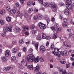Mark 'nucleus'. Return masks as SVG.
I'll return each mask as SVG.
<instances>
[{
    "label": "nucleus",
    "instance_id": "obj_1",
    "mask_svg": "<svg viewBox=\"0 0 74 74\" xmlns=\"http://www.w3.org/2000/svg\"><path fill=\"white\" fill-rule=\"evenodd\" d=\"M59 50L58 49L56 48H54V52L55 53H54L55 55L58 57H60L63 56V52L62 51H59Z\"/></svg>",
    "mask_w": 74,
    "mask_h": 74
},
{
    "label": "nucleus",
    "instance_id": "obj_2",
    "mask_svg": "<svg viewBox=\"0 0 74 74\" xmlns=\"http://www.w3.org/2000/svg\"><path fill=\"white\" fill-rule=\"evenodd\" d=\"M34 57L31 55H28L27 57V61L30 63L34 62Z\"/></svg>",
    "mask_w": 74,
    "mask_h": 74
},
{
    "label": "nucleus",
    "instance_id": "obj_3",
    "mask_svg": "<svg viewBox=\"0 0 74 74\" xmlns=\"http://www.w3.org/2000/svg\"><path fill=\"white\" fill-rule=\"evenodd\" d=\"M11 30H12V29L10 27H7L3 29V31L5 32H11Z\"/></svg>",
    "mask_w": 74,
    "mask_h": 74
},
{
    "label": "nucleus",
    "instance_id": "obj_4",
    "mask_svg": "<svg viewBox=\"0 0 74 74\" xmlns=\"http://www.w3.org/2000/svg\"><path fill=\"white\" fill-rule=\"evenodd\" d=\"M40 51L42 53H44L45 52L46 49H45V47L43 46H41L40 47Z\"/></svg>",
    "mask_w": 74,
    "mask_h": 74
},
{
    "label": "nucleus",
    "instance_id": "obj_5",
    "mask_svg": "<svg viewBox=\"0 0 74 74\" xmlns=\"http://www.w3.org/2000/svg\"><path fill=\"white\" fill-rule=\"evenodd\" d=\"M66 7L68 10H71L73 7V6L70 4H67L66 5Z\"/></svg>",
    "mask_w": 74,
    "mask_h": 74
},
{
    "label": "nucleus",
    "instance_id": "obj_6",
    "mask_svg": "<svg viewBox=\"0 0 74 74\" xmlns=\"http://www.w3.org/2000/svg\"><path fill=\"white\" fill-rule=\"evenodd\" d=\"M41 29H45L47 27V25L45 24H42L39 27Z\"/></svg>",
    "mask_w": 74,
    "mask_h": 74
},
{
    "label": "nucleus",
    "instance_id": "obj_7",
    "mask_svg": "<svg viewBox=\"0 0 74 74\" xmlns=\"http://www.w3.org/2000/svg\"><path fill=\"white\" fill-rule=\"evenodd\" d=\"M40 69V66L39 65H37L35 68V70L36 72H38Z\"/></svg>",
    "mask_w": 74,
    "mask_h": 74
},
{
    "label": "nucleus",
    "instance_id": "obj_8",
    "mask_svg": "<svg viewBox=\"0 0 74 74\" xmlns=\"http://www.w3.org/2000/svg\"><path fill=\"white\" fill-rule=\"evenodd\" d=\"M10 70V67L9 66L6 67L3 69V71H9Z\"/></svg>",
    "mask_w": 74,
    "mask_h": 74
},
{
    "label": "nucleus",
    "instance_id": "obj_9",
    "mask_svg": "<svg viewBox=\"0 0 74 74\" xmlns=\"http://www.w3.org/2000/svg\"><path fill=\"white\" fill-rule=\"evenodd\" d=\"M69 53V51L67 50H65L63 52V55L64 56H67Z\"/></svg>",
    "mask_w": 74,
    "mask_h": 74
},
{
    "label": "nucleus",
    "instance_id": "obj_10",
    "mask_svg": "<svg viewBox=\"0 0 74 74\" xmlns=\"http://www.w3.org/2000/svg\"><path fill=\"white\" fill-rule=\"evenodd\" d=\"M26 29L27 30H28L29 28H26V26H25V25H23L22 28V32H25V31H26Z\"/></svg>",
    "mask_w": 74,
    "mask_h": 74
},
{
    "label": "nucleus",
    "instance_id": "obj_11",
    "mask_svg": "<svg viewBox=\"0 0 74 74\" xmlns=\"http://www.w3.org/2000/svg\"><path fill=\"white\" fill-rule=\"evenodd\" d=\"M5 56L6 57H8L10 56V50H7L5 52Z\"/></svg>",
    "mask_w": 74,
    "mask_h": 74
},
{
    "label": "nucleus",
    "instance_id": "obj_12",
    "mask_svg": "<svg viewBox=\"0 0 74 74\" xmlns=\"http://www.w3.org/2000/svg\"><path fill=\"white\" fill-rule=\"evenodd\" d=\"M60 74H67L66 71H63L62 69V70L60 71Z\"/></svg>",
    "mask_w": 74,
    "mask_h": 74
},
{
    "label": "nucleus",
    "instance_id": "obj_13",
    "mask_svg": "<svg viewBox=\"0 0 74 74\" xmlns=\"http://www.w3.org/2000/svg\"><path fill=\"white\" fill-rule=\"evenodd\" d=\"M28 69H29V70H33V65H30L28 66Z\"/></svg>",
    "mask_w": 74,
    "mask_h": 74
},
{
    "label": "nucleus",
    "instance_id": "obj_14",
    "mask_svg": "<svg viewBox=\"0 0 74 74\" xmlns=\"http://www.w3.org/2000/svg\"><path fill=\"white\" fill-rule=\"evenodd\" d=\"M10 11L12 15H14L15 12H16V10L15 9L12 10Z\"/></svg>",
    "mask_w": 74,
    "mask_h": 74
},
{
    "label": "nucleus",
    "instance_id": "obj_15",
    "mask_svg": "<svg viewBox=\"0 0 74 74\" xmlns=\"http://www.w3.org/2000/svg\"><path fill=\"white\" fill-rule=\"evenodd\" d=\"M50 4L51 6H52V7L53 8H56V4H55L54 3H52L51 2L50 3Z\"/></svg>",
    "mask_w": 74,
    "mask_h": 74
},
{
    "label": "nucleus",
    "instance_id": "obj_16",
    "mask_svg": "<svg viewBox=\"0 0 74 74\" xmlns=\"http://www.w3.org/2000/svg\"><path fill=\"white\" fill-rule=\"evenodd\" d=\"M50 4L51 6H52V7L53 8H56V4H55L54 3H52L51 2L50 3Z\"/></svg>",
    "mask_w": 74,
    "mask_h": 74
},
{
    "label": "nucleus",
    "instance_id": "obj_17",
    "mask_svg": "<svg viewBox=\"0 0 74 74\" xmlns=\"http://www.w3.org/2000/svg\"><path fill=\"white\" fill-rule=\"evenodd\" d=\"M62 26L64 27H68V24L67 23H64L62 24Z\"/></svg>",
    "mask_w": 74,
    "mask_h": 74
},
{
    "label": "nucleus",
    "instance_id": "obj_18",
    "mask_svg": "<svg viewBox=\"0 0 74 74\" xmlns=\"http://www.w3.org/2000/svg\"><path fill=\"white\" fill-rule=\"evenodd\" d=\"M6 20L8 22H11V18L10 17H6Z\"/></svg>",
    "mask_w": 74,
    "mask_h": 74
},
{
    "label": "nucleus",
    "instance_id": "obj_19",
    "mask_svg": "<svg viewBox=\"0 0 74 74\" xmlns=\"http://www.w3.org/2000/svg\"><path fill=\"white\" fill-rule=\"evenodd\" d=\"M50 5L49 3L48 2H46L44 4L45 7H48Z\"/></svg>",
    "mask_w": 74,
    "mask_h": 74
},
{
    "label": "nucleus",
    "instance_id": "obj_20",
    "mask_svg": "<svg viewBox=\"0 0 74 74\" xmlns=\"http://www.w3.org/2000/svg\"><path fill=\"white\" fill-rule=\"evenodd\" d=\"M2 60H3L4 62H6L7 60V59H6L5 57H1Z\"/></svg>",
    "mask_w": 74,
    "mask_h": 74
},
{
    "label": "nucleus",
    "instance_id": "obj_21",
    "mask_svg": "<svg viewBox=\"0 0 74 74\" xmlns=\"http://www.w3.org/2000/svg\"><path fill=\"white\" fill-rule=\"evenodd\" d=\"M40 60V59L39 58H35V60H34V61L35 62H36V63H37Z\"/></svg>",
    "mask_w": 74,
    "mask_h": 74
},
{
    "label": "nucleus",
    "instance_id": "obj_22",
    "mask_svg": "<svg viewBox=\"0 0 74 74\" xmlns=\"http://www.w3.org/2000/svg\"><path fill=\"white\" fill-rule=\"evenodd\" d=\"M16 32H19L21 31V29L19 27H16Z\"/></svg>",
    "mask_w": 74,
    "mask_h": 74
},
{
    "label": "nucleus",
    "instance_id": "obj_23",
    "mask_svg": "<svg viewBox=\"0 0 74 74\" xmlns=\"http://www.w3.org/2000/svg\"><path fill=\"white\" fill-rule=\"evenodd\" d=\"M33 11V9L32 8H30L29 9V10L28 11V12L29 13H31L32 12V11Z\"/></svg>",
    "mask_w": 74,
    "mask_h": 74
},
{
    "label": "nucleus",
    "instance_id": "obj_24",
    "mask_svg": "<svg viewBox=\"0 0 74 74\" xmlns=\"http://www.w3.org/2000/svg\"><path fill=\"white\" fill-rule=\"evenodd\" d=\"M64 13L66 15H69V11L67 10H64Z\"/></svg>",
    "mask_w": 74,
    "mask_h": 74
},
{
    "label": "nucleus",
    "instance_id": "obj_25",
    "mask_svg": "<svg viewBox=\"0 0 74 74\" xmlns=\"http://www.w3.org/2000/svg\"><path fill=\"white\" fill-rule=\"evenodd\" d=\"M5 13V10H3L0 12V14L1 15H3V14H4Z\"/></svg>",
    "mask_w": 74,
    "mask_h": 74
},
{
    "label": "nucleus",
    "instance_id": "obj_26",
    "mask_svg": "<svg viewBox=\"0 0 74 74\" xmlns=\"http://www.w3.org/2000/svg\"><path fill=\"white\" fill-rule=\"evenodd\" d=\"M12 52L13 53H16V49H12Z\"/></svg>",
    "mask_w": 74,
    "mask_h": 74
},
{
    "label": "nucleus",
    "instance_id": "obj_27",
    "mask_svg": "<svg viewBox=\"0 0 74 74\" xmlns=\"http://www.w3.org/2000/svg\"><path fill=\"white\" fill-rule=\"evenodd\" d=\"M56 33H58V31H59V32H60V31H61V29H60V28H57L56 30Z\"/></svg>",
    "mask_w": 74,
    "mask_h": 74
},
{
    "label": "nucleus",
    "instance_id": "obj_28",
    "mask_svg": "<svg viewBox=\"0 0 74 74\" xmlns=\"http://www.w3.org/2000/svg\"><path fill=\"white\" fill-rule=\"evenodd\" d=\"M33 50L32 48L30 49L29 50V52L30 53H33Z\"/></svg>",
    "mask_w": 74,
    "mask_h": 74
},
{
    "label": "nucleus",
    "instance_id": "obj_29",
    "mask_svg": "<svg viewBox=\"0 0 74 74\" xmlns=\"http://www.w3.org/2000/svg\"><path fill=\"white\" fill-rule=\"evenodd\" d=\"M11 59L12 60H13V61H14V60H16V57L15 56H12L11 57Z\"/></svg>",
    "mask_w": 74,
    "mask_h": 74
},
{
    "label": "nucleus",
    "instance_id": "obj_30",
    "mask_svg": "<svg viewBox=\"0 0 74 74\" xmlns=\"http://www.w3.org/2000/svg\"><path fill=\"white\" fill-rule=\"evenodd\" d=\"M1 36L3 37H5V36H6V33L5 32H3L1 34Z\"/></svg>",
    "mask_w": 74,
    "mask_h": 74
},
{
    "label": "nucleus",
    "instance_id": "obj_31",
    "mask_svg": "<svg viewBox=\"0 0 74 74\" xmlns=\"http://www.w3.org/2000/svg\"><path fill=\"white\" fill-rule=\"evenodd\" d=\"M66 3L67 4H71V0H66Z\"/></svg>",
    "mask_w": 74,
    "mask_h": 74
},
{
    "label": "nucleus",
    "instance_id": "obj_32",
    "mask_svg": "<svg viewBox=\"0 0 74 74\" xmlns=\"http://www.w3.org/2000/svg\"><path fill=\"white\" fill-rule=\"evenodd\" d=\"M42 18V15L40 14L38 15V19H41Z\"/></svg>",
    "mask_w": 74,
    "mask_h": 74
},
{
    "label": "nucleus",
    "instance_id": "obj_33",
    "mask_svg": "<svg viewBox=\"0 0 74 74\" xmlns=\"http://www.w3.org/2000/svg\"><path fill=\"white\" fill-rule=\"evenodd\" d=\"M0 23H1V25H4V21L2 20H1Z\"/></svg>",
    "mask_w": 74,
    "mask_h": 74
},
{
    "label": "nucleus",
    "instance_id": "obj_34",
    "mask_svg": "<svg viewBox=\"0 0 74 74\" xmlns=\"http://www.w3.org/2000/svg\"><path fill=\"white\" fill-rule=\"evenodd\" d=\"M41 36H38L37 37L36 39L38 40H41Z\"/></svg>",
    "mask_w": 74,
    "mask_h": 74
},
{
    "label": "nucleus",
    "instance_id": "obj_35",
    "mask_svg": "<svg viewBox=\"0 0 74 74\" xmlns=\"http://www.w3.org/2000/svg\"><path fill=\"white\" fill-rule=\"evenodd\" d=\"M6 10L8 11V12H10V11H11V8L9 7H7Z\"/></svg>",
    "mask_w": 74,
    "mask_h": 74
},
{
    "label": "nucleus",
    "instance_id": "obj_36",
    "mask_svg": "<svg viewBox=\"0 0 74 74\" xmlns=\"http://www.w3.org/2000/svg\"><path fill=\"white\" fill-rule=\"evenodd\" d=\"M24 16L25 18H26L29 16V15L27 13H25L24 14Z\"/></svg>",
    "mask_w": 74,
    "mask_h": 74
},
{
    "label": "nucleus",
    "instance_id": "obj_37",
    "mask_svg": "<svg viewBox=\"0 0 74 74\" xmlns=\"http://www.w3.org/2000/svg\"><path fill=\"white\" fill-rule=\"evenodd\" d=\"M35 28V26L34 25H32V26L30 28L32 29H34Z\"/></svg>",
    "mask_w": 74,
    "mask_h": 74
},
{
    "label": "nucleus",
    "instance_id": "obj_38",
    "mask_svg": "<svg viewBox=\"0 0 74 74\" xmlns=\"http://www.w3.org/2000/svg\"><path fill=\"white\" fill-rule=\"evenodd\" d=\"M38 18V17L37 16H34L33 17V19L34 20H37Z\"/></svg>",
    "mask_w": 74,
    "mask_h": 74
},
{
    "label": "nucleus",
    "instance_id": "obj_39",
    "mask_svg": "<svg viewBox=\"0 0 74 74\" xmlns=\"http://www.w3.org/2000/svg\"><path fill=\"white\" fill-rule=\"evenodd\" d=\"M46 38L47 40H50L51 39V36H47L46 37Z\"/></svg>",
    "mask_w": 74,
    "mask_h": 74
},
{
    "label": "nucleus",
    "instance_id": "obj_40",
    "mask_svg": "<svg viewBox=\"0 0 74 74\" xmlns=\"http://www.w3.org/2000/svg\"><path fill=\"white\" fill-rule=\"evenodd\" d=\"M40 61L41 62H44V60L43 59L42 57L40 58Z\"/></svg>",
    "mask_w": 74,
    "mask_h": 74
},
{
    "label": "nucleus",
    "instance_id": "obj_41",
    "mask_svg": "<svg viewBox=\"0 0 74 74\" xmlns=\"http://www.w3.org/2000/svg\"><path fill=\"white\" fill-rule=\"evenodd\" d=\"M46 37V35L44 34H43L42 36V39H44V38Z\"/></svg>",
    "mask_w": 74,
    "mask_h": 74
},
{
    "label": "nucleus",
    "instance_id": "obj_42",
    "mask_svg": "<svg viewBox=\"0 0 74 74\" xmlns=\"http://www.w3.org/2000/svg\"><path fill=\"white\" fill-rule=\"evenodd\" d=\"M66 68H70V63H68L66 64Z\"/></svg>",
    "mask_w": 74,
    "mask_h": 74
},
{
    "label": "nucleus",
    "instance_id": "obj_43",
    "mask_svg": "<svg viewBox=\"0 0 74 74\" xmlns=\"http://www.w3.org/2000/svg\"><path fill=\"white\" fill-rule=\"evenodd\" d=\"M17 7H19V4L18 3H15Z\"/></svg>",
    "mask_w": 74,
    "mask_h": 74
},
{
    "label": "nucleus",
    "instance_id": "obj_44",
    "mask_svg": "<svg viewBox=\"0 0 74 74\" xmlns=\"http://www.w3.org/2000/svg\"><path fill=\"white\" fill-rule=\"evenodd\" d=\"M27 4L29 6L31 5L32 4V2L30 1L28 2L27 3Z\"/></svg>",
    "mask_w": 74,
    "mask_h": 74
},
{
    "label": "nucleus",
    "instance_id": "obj_45",
    "mask_svg": "<svg viewBox=\"0 0 74 74\" xmlns=\"http://www.w3.org/2000/svg\"><path fill=\"white\" fill-rule=\"evenodd\" d=\"M36 32L37 31L36 30H33L32 31V34H35V33H36Z\"/></svg>",
    "mask_w": 74,
    "mask_h": 74
},
{
    "label": "nucleus",
    "instance_id": "obj_46",
    "mask_svg": "<svg viewBox=\"0 0 74 74\" xmlns=\"http://www.w3.org/2000/svg\"><path fill=\"white\" fill-rule=\"evenodd\" d=\"M60 62H61L62 64H65L66 62L64 61H60Z\"/></svg>",
    "mask_w": 74,
    "mask_h": 74
},
{
    "label": "nucleus",
    "instance_id": "obj_47",
    "mask_svg": "<svg viewBox=\"0 0 74 74\" xmlns=\"http://www.w3.org/2000/svg\"><path fill=\"white\" fill-rule=\"evenodd\" d=\"M38 1H39L40 3L41 4H43V0H38Z\"/></svg>",
    "mask_w": 74,
    "mask_h": 74
},
{
    "label": "nucleus",
    "instance_id": "obj_48",
    "mask_svg": "<svg viewBox=\"0 0 74 74\" xmlns=\"http://www.w3.org/2000/svg\"><path fill=\"white\" fill-rule=\"evenodd\" d=\"M20 44H23V40L22 39H21L20 40Z\"/></svg>",
    "mask_w": 74,
    "mask_h": 74
},
{
    "label": "nucleus",
    "instance_id": "obj_49",
    "mask_svg": "<svg viewBox=\"0 0 74 74\" xmlns=\"http://www.w3.org/2000/svg\"><path fill=\"white\" fill-rule=\"evenodd\" d=\"M51 49H54V45L53 44H52L51 46Z\"/></svg>",
    "mask_w": 74,
    "mask_h": 74
},
{
    "label": "nucleus",
    "instance_id": "obj_50",
    "mask_svg": "<svg viewBox=\"0 0 74 74\" xmlns=\"http://www.w3.org/2000/svg\"><path fill=\"white\" fill-rule=\"evenodd\" d=\"M35 47L36 48H38V43H37V44H36Z\"/></svg>",
    "mask_w": 74,
    "mask_h": 74
},
{
    "label": "nucleus",
    "instance_id": "obj_51",
    "mask_svg": "<svg viewBox=\"0 0 74 74\" xmlns=\"http://www.w3.org/2000/svg\"><path fill=\"white\" fill-rule=\"evenodd\" d=\"M21 63L22 64H24L25 63V61H24V59H23L21 62Z\"/></svg>",
    "mask_w": 74,
    "mask_h": 74
},
{
    "label": "nucleus",
    "instance_id": "obj_52",
    "mask_svg": "<svg viewBox=\"0 0 74 74\" xmlns=\"http://www.w3.org/2000/svg\"><path fill=\"white\" fill-rule=\"evenodd\" d=\"M50 21V20L49 19H48L47 20V25H48V24H49V22Z\"/></svg>",
    "mask_w": 74,
    "mask_h": 74
},
{
    "label": "nucleus",
    "instance_id": "obj_53",
    "mask_svg": "<svg viewBox=\"0 0 74 74\" xmlns=\"http://www.w3.org/2000/svg\"><path fill=\"white\" fill-rule=\"evenodd\" d=\"M59 5H60L62 6L63 5V3L62 2H60L59 4Z\"/></svg>",
    "mask_w": 74,
    "mask_h": 74
},
{
    "label": "nucleus",
    "instance_id": "obj_54",
    "mask_svg": "<svg viewBox=\"0 0 74 74\" xmlns=\"http://www.w3.org/2000/svg\"><path fill=\"white\" fill-rule=\"evenodd\" d=\"M55 19L54 18V17H52V19H51V21L52 22H54L55 21Z\"/></svg>",
    "mask_w": 74,
    "mask_h": 74
},
{
    "label": "nucleus",
    "instance_id": "obj_55",
    "mask_svg": "<svg viewBox=\"0 0 74 74\" xmlns=\"http://www.w3.org/2000/svg\"><path fill=\"white\" fill-rule=\"evenodd\" d=\"M63 20L65 23L67 22V19L66 18H64Z\"/></svg>",
    "mask_w": 74,
    "mask_h": 74
},
{
    "label": "nucleus",
    "instance_id": "obj_56",
    "mask_svg": "<svg viewBox=\"0 0 74 74\" xmlns=\"http://www.w3.org/2000/svg\"><path fill=\"white\" fill-rule=\"evenodd\" d=\"M44 18L45 19H46V20H47V19H48V16H44Z\"/></svg>",
    "mask_w": 74,
    "mask_h": 74
},
{
    "label": "nucleus",
    "instance_id": "obj_57",
    "mask_svg": "<svg viewBox=\"0 0 74 74\" xmlns=\"http://www.w3.org/2000/svg\"><path fill=\"white\" fill-rule=\"evenodd\" d=\"M42 25V23H40L38 24V26H39V27L40 26H41Z\"/></svg>",
    "mask_w": 74,
    "mask_h": 74
},
{
    "label": "nucleus",
    "instance_id": "obj_58",
    "mask_svg": "<svg viewBox=\"0 0 74 74\" xmlns=\"http://www.w3.org/2000/svg\"><path fill=\"white\" fill-rule=\"evenodd\" d=\"M9 67H10V69H14V67L12 66Z\"/></svg>",
    "mask_w": 74,
    "mask_h": 74
},
{
    "label": "nucleus",
    "instance_id": "obj_59",
    "mask_svg": "<svg viewBox=\"0 0 74 74\" xmlns=\"http://www.w3.org/2000/svg\"><path fill=\"white\" fill-rule=\"evenodd\" d=\"M53 38H56L58 37V36H57L55 35L53 36Z\"/></svg>",
    "mask_w": 74,
    "mask_h": 74
},
{
    "label": "nucleus",
    "instance_id": "obj_60",
    "mask_svg": "<svg viewBox=\"0 0 74 74\" xmlns=\"http://www.w3.org/2000/svg\"><path fill=\"white\" fill-rule=\"evenodd\" d=\"M20 12H19V11H17V14L18 15H19V16H20V15H21V14H20Z\"/></svg>",
    "mask_w": 74,
    "mask_h": 74
},
{
    "label": "nucleus",
    "instance_id": "obj_61",
    "mask_svg": "<svg viewBox=\"0 0 74 74\" xmlns=\"http://www.w3.org/2000/svg\"><path fill=\"white\" fill-rule=\"evenodd\" d=\"M52 27V29L53 30V32H54V31H55V27Z\"/></svg>",
    "mask_w": 74,
    "mask_h": 74
},
{
    "label": "nucleus",
    "instance_id": "obj_62",
    "mask_svg": "<svg viewBox=\"0 0 74 74\" xmlns=\"http://www.w3.org/2000/svg\"><path fill=\"white\" fill-rule=\"evenodd\" d=\"M23 51L24 52H26V47H25L23 49Z\"/></svg>",
    "mask_w": 74,
    "mask_h": 74
},
{
    "label": "nucleus",
    "instance_id": "obj_63",
    "mask_svg": "<svg viewBox=\"0 0 74 74\" xmlns=\"http://www.w3.org/2000/svg\"><path fill=\"white\" fill-rule=\"evenodd\" d=\"M66 47H69V48H71V45H67L66 46Z\"/></svg>",
    "mask_w": 74,
    "mask_h": 74
},
{
    "label": "nucleus",
    "instance_id": "obj_64",
    "mask_svg": "<svg viewBox=\"0 0 74 74\" xmlns=\"http://www.w3.org/2000/svg\"><path fill=\"white\" fill-rule=\"evenodd\" d=\"M34 11L35 12H37L38 11V10L36 9L35 8V9L34 10Z\"/></svg>",
    "mask_w": 74,
    "mask_h": 74
}]
</instances>
